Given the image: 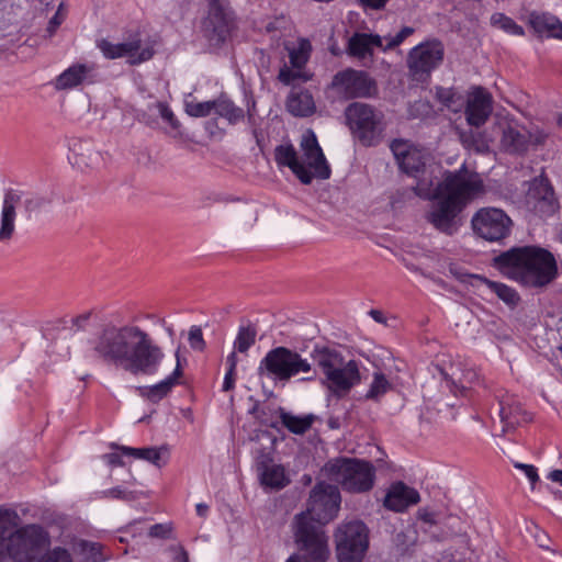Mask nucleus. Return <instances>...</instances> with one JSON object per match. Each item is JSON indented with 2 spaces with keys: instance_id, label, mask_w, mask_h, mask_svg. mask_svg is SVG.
Listing matches in <instances>:
<instances>
[{
  "instance_id": "27",
  "label": "nucleus",
  "mask_w": 562,
  "mask_h": 562,
  "mask_svg": "<svg viewBox=\"0 0 562 562\" xmlns=\"http://www.w3.org/2000/svg\"><path fill=\"white\" fill-rule=\"evenodd\" d=\"M469 283L477 289L485 286L492 293L496 294L505 304L512 307L516 306L520 300L519 294L513 288L501 282L491 281L479 274L469 276Z\"/></svg>"
},
{
  "instance_id": "29",
  "label": "nucleus",
  "mask_w": 562,
  "mask_h": 562,
  "mask_svg": "<svg viewBox=\"0 0 562 562\" xmlns=\"http://www.w3.org/2000/svg\"><path fill=\"white\" fill-rule=\"evenodd\" d=\"M122 58L126 57L131 65H138L149 60L154 56V49L148 45H143L138 35L130 37L120 43Z\"/></svg>"
},
{
  "instance_id": "25",
  "label": "nucleus",
  "mask_w": 562,
  "mask_h": 562,
  "mask_svg": "<svg viewBox=\"0 0 562 562\" xmlns=\"http://www.w3.org/2000/svg\"><path fill=\"white\" fill-rule=\"evenodd\" d=\"M528 24L540 36L562 41V21L549 12L532 11Z\"/></svg>"
},
{
  "instance_id": "21",
  "label": "nucleus",
  "mask_w": 562,
  "mask_h": 562,
  "mask_svg": "<svg viewBox=\"0 0 562 562\" xmlns=\"http://www.w3.org/2000/svg\"><path fill=\"white\" fill-rule=\"evenodd\" d=\"M23 191L7 189L3 194L0 216V243L11 240L15 232L16 206L21 203Z\"/></svg>"
},
{
  "instance_id": "44",
  "label": "nucleus",
  "mask_w": 562,
  "mask_h": 562,
  "mask_svg": "<svg viewBox=\"0 0 562 562\" xmlns=\"http://www.w3.org/2000/svg\"><path fill=\"white\" fill-rule=\"evenodd\" d=\"M415 29L412 26H404L396 35L385 36L383 42V52L393 49L400 46L407 37L413 35Z\"/></svg>"
},
{
  "instance_id": "23",
  "label": "nucleus",
  "mask_w": 562,
  "mask_h": 562,
  "mask_svg": "<svg viewBox=\"0 0 562 562\" xmlns=\"http://www.w3.org/2000/svg\"><path fill=\"white\" fill-rule=\"evenodd\" d=\"M419 499V493L415 488L403 482H396L390 486L383 504L385 508L392 512L402 513L409 506L417 504Z\"/></svg>"
},
{
  "instance_id": "12",
  "label": "nucleus",
  "mask_w": 562,
  "mask_h": 562,
  "mask_svg": "<svg viewBox=\"0 0 562 562\" xmlns=\"http://www.w3.org/2000/svg\"><path fill=\"white\" fill-rule=\"evenodd\" d=\"M346 123L351 133L364 145H373L383 131L382 116L366 103L353 102L345 110Z\"/></svg>"
},
{
  "instance_id": "4",
  "label": "nucleus",
  "mask_w": 562,
  "mask_h": 562,
  "mask_svg": "<svg viewBox=\"0 0 562 562\" xmlns=\"http://www.w3.org/2000/svg\"><path fill=\"white\" fill-rule=\"evenodd\" d=\"M495 267L507 278L526 286L541 288L557 276L553 255L541 247H514L494 258Z\"/></svg>"
},
{
  "instance_id": "7",
  "label": "nucleus",
  "mask_w": 562,
  "mask_h": 562,
  "mask_svg": "<svg viewBox=\"0 0 562 562\" xmlns=\"http://www.w3.org/2000/svg\"><path fill=\"white\" fill-rule=\"evenodd\" d=\"M258 375L274 382L288 383L293 378L301 382H311L316 378L313 363L296 350L288 347H276L260 360Z\"/></svg>"
},
{
  "instance_id": "38",
  "label": "nucleus",
  "mask_w": 562,
  "mask_h": 562,
  "mask_svg": "<svg viewBox=\"0 0 562 562\" xmlns=\"http://www.w3.org/2000/svg\"><path fill=\"white\" fill-rule=\"evenodd\" d=\"M20 516L13 509L0 508V543L8 542L9 535L19 529Z\"/></svg>"
},
{
  "instance_id": "37",
  "label": "nucleus",
  "mask_w": 562,
  "mask_h": 562,
  "mask_svg": "<svg viewBox=\"0 0 562 562\" xmlns=\"http://www.w3.org/2000/svg\"><path fill=\"white\" fill-rule=\"evenodd\" d=\"M214 113L234 125L244 120V110L236 106L226 95L222 94L215 99Z\"/></svg>"
},
{
  "instance_id": "3",
  "label": "nucleus",
  "mask_w": 562,
  "mask_h": 562,
  "mask_svg": "<svg viewBox=\"0 0 562 562\" xmlns=\"http://www.w3.org/2000/svg\"><path fill=\"white\" fill-rule=\"evenodd\" d=\"M340 502L337 486L317 483L311 491L306 510L294 517L295 541L315 562H326L329 557L328 538L323 525L337 516Z\"/></svg>"
},
{
  "instance_id": "9",
  "label": "nucleus",
  "mask_w": 562,
  "mask_h": 562,
  "mask_svg": "<svg viewBox=\"0 0 562 562\" xmlns=\"http://www.w3.org/2000/svg\"><path fill=\"white\" fill-rule=\"evenodd\" d=\"M49 544L48 531L40 525L32 524L9 535L4 548L13 562H35Z\"/></svg>"
},
{
  "instance_id": "22",
  "label": "nucleus",
  "mask_w": 562,
  "mask_h": 562,
  "mask_svg": "<svg viewBox=\"0 0 562 562\" xmlns=\"http://www.w3.org/2000/svg\"><path fill=\"white\" fill-rule=\"evenodd\" d=\"M384 38L378 34L353 33L347 44V53L359 60L372 59L374 48L383 50Z\"/></svg>"
},
{
  "instance_id": "26",
  "label": "nucleus",
  "mask_w": 562,
  "mask_h": 562,
  "mask_svg": "<svg viewBox=\"0 0 562 562\" xmlns=\"http://www.w3.org/2000/svg\"><path fill=\"white\" fill-rule=\"evenodd\" d=\"M176 356L177 366L173 372L157 384L150 386H139L138 392L140 396L153 403H157L166 397L171 392L172 387L179 383V378L182 375V371L180 368L178 353Z\"/></svg>"
},
{
  "instance_id": "2",
  "label": "nucleus",
  "mask_w": 562,
  "mask_h": 562,
  "mask_svg": "<svg viewBox=\"0 0 562 562\" xmlns=\"http://www.w3.org/2000/svg\"><path fill=\"white\" fill-rule=\"evenodd\" d=\"M413 189L424 200H436L427 213V221L440 233L451 236L461 226V212L483 193L484 184L480 175L463 164L458 170L445 171L436 187L431 179L424 178Z\"/></svg>"
},
{
  "instance_id": "28",
  "label": "nucleus",
  "mask_w": 562,
  "mask_h": 562,
  "mask_svg": "<svg viewBox=\"0 0 562 562\" xmlns=\"http://www.w3.org/2000/svg\"><path fill=\"white\" fill-rule=\"evenodd\" d=\"M261 485L270 490H281L290 483L285 470L281 464L270 463L262 460L257 467Z\"/></svg>"
},
{
  "instance_id": "48",
  "label": "nucleus",
  "mask_w": 562,
  "mask_h": 562,
  "mask_svg": "<svg viewBox=\"0 0 562 562\" xmlns=\"http://www.w3.org/2000/svg\"><path fill=\"white\" fill-rule=\"evenodd\" d=\"M436 97L437 99L448 109L457 112L458 110L453 106L456 93L452 89L437 87L436 88Z\"/></svg>"
},
{
  "instance_id": "19",
  "label": "nucleus",
  "mask_w": 562,
  "mask_h": 562,
  "mask_svg": "<svg viewBox=\"0 0 562 562\" xmlns=\"http://www.w3.org/2000/svg\"><path fill=\"white\" fill-rule=\"evenodd\" d=\"M496 398L502 432L513 430L517 426L530 420L529 415L522 409L520 402L515 395L501 392L496 395Z\"/></svg>"
},
{
  "instance_id": "51",
  "label": "nucleus",
  "mask_w": 562,
  "mask_h": 562,
  "mask_svg": "<svg viewBox=\"0 0 562 562\" xmlns=\"http://www.w3.org/2000/svg\"><path fill=\"white\" fill-rule=\"evenodd\" d=\"M156 106L158 109V112H159L160 116L166 122H168L172 127H178L179 126L178 120L176 119L172 110L168 106L167 103H165V102H157Z\"/></svg>"
},
{
  "instance_id": "47",
  "label": "nucleus",
  "mask_w": 562,
  "mask_h": 562,
  "mask_svg": "<svg viewBox=\"0 0 562 562\" xmlns=\"http://www.w3.org/2000/svg\"><path fill=\"white\" fill-rule=\"evenodd\" d=\"M441 374L447 381L449 387L457 386L456 382L459 381L461 383V387L465 389V385L463 383L467 382L471 384L473 380L476 378V373L472 371H467L465 373H462V378L458 376L456 371H452L451 373L441 371Z\"/></svg>"
},
{
  "instance_id": "60",
  "label": "nucleus",
  "mask_w": 562,
  "mask_h": 562,
  "mask_svg": "<svg viewBox=\"0 0 562 562\" xmlns=\"http://www.w3.org/2000/svg\"><path fill=\"white\" fill-rule=\"evenodd\" d=\"M305 553H306V557L305 555H301V554H293L291 555L286 562H315L308 554V552L306 550H303Z\"/></svg>"
},
{
  "instance_id": "6",
  "label": "nucleus",
  "mask_w": 562,
  "mask_h": 562,
  "mask_svg": "<svg viewBox=\"0 0 562 562\" xmlns=\"http://www.w3.org/2000/svg\"><path fill=\"white\" fill-rule=\"evenodd\" d=\"M311 356L324 375L323 385L335 396L347 395L361 382L360 362L346 359L337 348L315 345Z\"/></svg>"
},
{
  "instance_id": "62",
  "label": "nucleus",
  "mask_w": 562,
  "mask_h": 562,
  "mask_svg": "<svg viewBox=\"0 0 562 562\" xmlns=\"http://www.w3.org/2000/svg\"><path fill=\"white\" fill-rule=\"evenodd\" d=\"M548 479L562 485V470H553L549 473Z\"/></svg>"
},
{
  "instance_id": "10",
  "label": "nucleus",
  "mask_w": 562,
  "mask_h": 562,
  "mask_svg": "<svg viewBox=\"0 0 562 562\" xmlns=\"http://www.w3.org/2000/svg\"><path fill=\"white\" fill-rule=\"evenodd\" d=\"M339 562H361L369 548V529L361 520L341 522L335 532Z\"/></svg>"
},
{
  "instance_id": "30",
  "label": "nucleus",
  "mask_w": 562,
  "mask_h": 562,
  "mask_svg": "<svg viewBox=\"0 0 562 562\" xmlns=\"http://www.w3.org/2000/svg\"><path fill=\"white\" fill-rule=\"evenodd\" d=\"M529 137L516 126L507 124L502 128L501 145L504 150L512 154H519L527 150Z\"/></svg>"
},
{
  "instance_id": "14",
  "label": "nucleus",
  "mask_w": 562,
  "mask_h": 562,
  "mask_svg": "<svg viewBox=\"0 0 562 562\" xmlns=\"http://www.w3.org/2000/svg\"><path fill=\"white\" fill-rule=\"evenodd\" d=\"M474 233L488 241H498L510 233L513 222L501 209L482 207L476 211L471 220Z\"/></svg>"
},
{
  "instance_id": "57",
  "label": "nucleus",
  "mask_w": 562,
  "mask_h": 562,
  "mask_svg": "<svg viewBox=\"0 0 562 562\" xmlns=\"http://www.w3.org/2000/svg\"><path fill=\"white\" fill-rule=\"evenodd\" d=\"M103 459L112 467H120L123 465L121 454L116 452L106 453L103 456Z\"/></svg>"
},
{
  "instance_id": "53",
  "label": "nucleus",
  "mask_w": 562,
  "mask_h": 562,
  "mask_svg": "<svg viewBox=\"0 0 562 562\" xmlns=\"http://www.w3.org/2000/svg\"><path fill=\"white\" fill-rule=\"evenodd\" d=\"M104 496L111 497V498H117V499H126V501L134 498V495L132 492H128V491L122 488L121 486H116V487L109 488V490L104 491Z\"/></svg>"
},
{
  "instance_id": "52",
  "label": "nucleus",
  "mask_w": 562,
  "mask_h": 562,
  "mask_svg": "<svg viewBox=\"0 0 562 562\" xmlns=\"http://www.w3.org/2000/svg\"><path fill=\"white\" fill-rule=\"evenodd\" d=\"M514 467L516 469L521 470L525 473V475L530 481L532 486L535 485V483L538 482L539 475H538V471H537L536 467H533L531 464L519 463V462H516L514 464Z\"/></svg>"
},
{
  "instance_id": "5",
  "label": "nucleus",
  "mask_w": 562,
  "mask_h": 562,
  "mask_svg": "<svg viewBox=\"0 0 562 562\" xmlns=\"http://www.w3.org/2000/svg\"><path fill=\"white\" fill-rule=\"evenodd\" d=\"M300 146L303 156L300 158L293 145L282 144L274 149V160L280 167H288L304 184L314 178L328 179L329 166L313 131L303 134Z\"/></svg>"
},
{
  "instance_id": "49",
  "label": "nucleus",
  "mask_w": 562,
  "mask_h": 562,
  "mask_svg": "<svg viewBox=\"0 0 562 562\" xmlns=\"http://www.w3.org/2000/svg\"><path fill=\"white\" fill-rule=\"evenodd\" d=\"M189 344L195 350H203L205 341L203 339L202 330L199 326H192L189 330Z\"/></svg>"
},
{
  "instance_id": "46",
  "label": "nucleus",
  "mask_w": 562,
  "mask_h": 562,
  "mask_svg": "<svg viewBox=\"0 0 562 562\" xmlns=\"http://www.w3.org/2000/svg\"><path fill=\"white\" fill-rule=\"evenodd\" d=\"M97 47L103 54V56L108 59H117L122 58V53L120 48V43H112L105 38H102L97 42Z\"/></svg>"
},
{
  "instance_id": "15",
  "label": "nucleus",
  "mask_w": 562,
  "mask_h": 562,
  "mask_svg": "<svg viewBox=\"0 0 562 562\" xmlns=\"http://www.w3.org/2000/svg\"><path fill=\"white\" fill-rule=\"evenodd\" d=\"M391 150L400 169L416 179V184L424 178L431 179L434 172L426 166V153L416 148L406 140L395 139L391 144Z\"/></svg>"
},
{
  "instance_id": "54",
  "label": "nucleus",
  "mask_w": 562,
  "mask_h": 562,
  "mask_svg": "<svg viewBox=\"0 0 562 562\" xmlns=\"http://www.w3.org/2000/svg\"><path fill=\"white\" fill-rule=\"evenodd\" d=\"M61 4L59 5L58 11L55 13V15L49 20L47 32L49 35H53L56 31V29L61 24L64 20V15L60 13Z\"/></svg>"
},
{
  "instance_id": "32",
  "label": "nucleus",
  "mask_w": 562,
  "mask_h": 562,
  "mask_svg": "<svg viewBox=\"0 0 562 562\" xmlns=\"http://www.w3.org/2000/svg\"><path fill=\"white\" fill-rule=\"evenodd\" d=\"M78 147V149L74 148V165L80 170L95 169L101 166L102 156L91 144L80 143Z\"/></svg>"
},
{
  "instance_id": "13",
  "label": "nucleus",
  "mask_w": 562,
  "mask_h": 562,
  "mask_svg": "<svg viewBox=\"0 0 562 562\" xmlns=\"http://www.w3.org/2000/svg\"><path fill=\"white\" fill-rule=\"evenodd\" d=\"M330 87L346 99H367L376 95L378 85L367 71L346 68L338 71Z\"/></svg>"
},
{
  "instance_id": "18",
  "label": "nucleus",
  "mask_w": 562,
  "mask_h": 562,
  "mask_svg": "<svg viewBox=\"0 0 562 562\" xmlns=\"http://www.w3.org/2000/svg\"><path fill=\"white\" fill-rule=\"evenodd\" d=\"M493 111L492 94L482 87H474L467 98L465 119L470 126L480 127L485 124Z\"/></svg>"
},
{
  "instance_id": "61",
  "label": "nucleus",
  "mask_w": 562,
  "mask_h": 562,
  "mask_svg": "<svg viewBox=\"0 0 562 562\" xmlns=\"http://www.w3.org/2000/svg\"><path fill=\"white\" fill-rule=\"evenodd\" d=\"M90 318V313H85V314H81L79 316H77L72 323L75 326H77L79 329H82L86 325V323L88 322V319Z\"/></svg>"
},
{
  "instance_id": "31",
  "label": "nucleus",
  "mask_w": 562,
  "mask_h": 562,
  "mask_svg": "<svg viewBox=\"0 0 562 562\" xmlns=\"http://www.w3.org/2000/svg\"><path fill=\"white\" fill-rule=\"evenodd\" d=\"M72 552L86 562H103L106 555L103 553V546L80 538H74L70 542Z\"/></svg>"
},
{
  "instance_id": "1",
  "label": "nucleus",
  "mask_w": 562,
  "mask_h": 562,
  "mask_svg": "<svg viewBox=\"0 0 562 562\" xmlns=\"http://www.w3.org/2000/svg\"><path fill=\"white\" fill-rule=\"evenodd\" d=\"M91 346L99 360L133 374H155L165 357L149 333L133 324L102 326Z\"/></svg>"
},
{
  "instance_id": "50",
  "label": "nucleus",
  "mask_w": 562,
  "mask_h": 562,
  "mask_svg": "<svg viewBox=\"0 0 562 562\" xmlns=\"http://www.w3.org/2000/svg\"><path fill=\"white\" fill-rule=\"evenodd\" d=\"M172 533L171 524H156L149 528L148 535L151 538H161L167 539L170 538Z\"/></svg>"
},
{
  "instance_id": "8",
  "label": "nucleus",
  "mask_w": 562,
  "mask_h": 562,
  "mask_svg": "<svg viewBox=\"0 0 562 562\" xmlns=\"http://www.w3.org/2000/svg\"><path fill=\"white\" fill-rule=\"evenodd\" d=\"M323 473L350 493H364L374 485L375 469L369 461L336 458L325 463Z\"/></svg>"
},
{
  "instance_id": "63",
  "label": "nucleus",
  "mask_w": 562,
  "mask_h": 562,
  "mask_svg": "<svg viewBox=\"0 0 562 562\" xmlns=\"http://www.w3.org/2000/svg\"><path fill=\"white\" fill-rule=\"evenodd\" d=\"M207 510H209L207 505H205V504H198V505H196V514H198L199 516H201V517L206 516Z\"/></svg>"
},
{
  "instance_id": "39",
  "label": "nucleus",
  "mask_w": 562,
  "mask_h": 562,
  "mask_svg": "<svg viewBox=\"0 0 562 562\" xmlns=\"http://www.w3.org/2000/svg\"><path fill=\"white\" fill-rule=\"evenodd\" d=\"M459 137L462 145L469 149L476 151H483L488 148L490 143L493 142V137L482 134L480 132L460 131Z\"/></svg>"
},
{
  "instance_id": "55",
  "label": "nucleus",
  "mask_w": 562,
  "mask_h": 562,
  "mask_svg": "<svg viewBox=\"0 0 562 562\" xmlns=\"http://www.w3.org/2000/svg\"><path fill=\"white\" fill-rule=\"evenodd\" d=\"M236 371L227 370L223 381V391L228 392L235 387Z\"/></svg>"
},
{
  "instance_id": "45",
  "label": "nucleus",
  "mask_w": 562,
  "mask_h": 562,
  "mask_svg": "<svg viewBox=\"0 0 562 562\" xmlns=\"http://www.w3.org/2000/svg\"><path fill=\"white\" fill-rule=\"evenodd\" d=\"M41 562H74L70 552L63 547L48 550Z\"/></svg>"
},
{
  "instance_id": "16",
  "label": "nucleus",
  "mask_w": 562,
  "mask_h": 562,
  "mask_svg": "<svg viewBox=\"0 0 562 562\" xmlns=\"http://www.w3.org/2000/svg\"><path fill=\"white\" fill-rule=\"evenodd\" d=\"M207 15L202 22L205 36L215 43L225 41L231 32L233 13L228 0H205Z\"/></svg>"
},
{
  "instance_id": "56",
  "label": "nucleus",
  "mask_w": 562,
  "mask_h": 562,
  "mask_svg": "<svg viewBox=\"0 0 562 562\" xmlns=\"http://www.w3.org/2000/svg\"><path fill=\"white\" fill-rule=\"evenodd\" d=\"M389 0H360L361 4L364 8L373 9V10H380L384 8Z\"/></svg>"
},
{
  "instance_id": "43",
  "label": "nucleus",
  "mask_w": 562,
  "mask_h": 562,
  "mask_svg": "<svg viewBox=\"0 0 562 562\" xmlns=\"http://www.w3.org/2000/svg\"><path fill=\"white\" fill-rule=\"evenodd\" d=\"M215 99L198 102L189 101L186 102V112L192 117H205L214 113Z\"/></svg>"
},
{
  "instance_id": "64",
  "label": "nucleus",
  "mask_w": 562,
  "mask_h": 562,
  "mask_svg": "<svg viewBox=\"0 0 562 562\" xmlns=\"http://www.w3.org/2000/svg\"><path fill=\"white\" fill-rule=\"evenodd\" d=\"M548 540H549V539H548V536H547L544 532H542V535H541V536H537V541H538V543H539V546H540L541 548H546V549H548V548H549V547H548V544H547V541H548Z\"/></svg>"
},
{
  "instance_id": "20",
  "label": "nucleus",
  "mask_w": 562,
  "mask_h": 562,
  "mask_svg": "<svg viewBox=\"0 0 562 562\" xmlns=\"http://www.w3.org/2000/svg\"><path fill=\"white\" fill-rule=\"evenodd\" d=\"M526 199L527 204L541 217L554 214L558 209L553 189L547 179H535Z\"/></svg>"
},
{
  "instance_id": "58",
  "label": "nucleus",
  "mask_w": 562,
  "mask_h": 562,
  "mask_svg": "<svg viewBox=\"0 0 562 562\" xmlns=\"http://www.w3.org/2000/svg\"><path fill=\"white\" fill-rule=\"evenodd\" d=\"M173 562H189L188 552L182 547L173 548Z\"/></svg>"
},
{
  "instance_id": "35",
  "label": "nucleus",
  "mask_w": 562,
  "mask_h": 562,
  "mask_svg": "<svg viewBox=\"0 0 562 562\" xmlns=\"http://www.w3.org/2000/svg\"><path fill=\"white\" fill-rule=\"evenodd\" d=\"M280 420L290 432L303 435L312 427L315 416L313 414L296 416L280 408Z\"/></svg>"
},
{
  "instance_id": "24",
  "label": "nucleus",
  "mask_w": 562,
  "mask_h": 562,
  "mask_svg": "<svg viewBox=\"0 0 562 562\" xmlns=\"http://www.w3.org/2000/svg\"><path fill=\"white\" fill-rule=\"evenodd\" d=\"M93 66L86 64H74L56 77L53 85L58 91L72 90L81 85L91 83Z\"/></svg>"
},
{
  "instance_id": "40",
  "label": "nucleus",
  "mask_w": 562,
  "mask_h": 562,
  "mask_svg": "<svg viewBox=\"0 0 562 562\" xmlns=\"http://www.w3.org/2000/svg\"><path fill=\"white\" fill-rule=\"evenodd\" d=\"M257 337V328L254 324L248 323L238 328L234 340V349L240 353H246L251 346L255 345Z\"/></svg>"
},
{
  "instance_id": "34",
  "label": "nucleus",
  "mask_w": 562,
  "mask_h": 562,
  "mask_svg": "<svg viewBox=\"0 0 562 562\" xmlns=\"http://www.w3.org/2000/svg\"><path fill=\"white\" fill-rule=\"evenodd\" d=\"M117 448V446H115ZM122 451V454L133 457L135 459H140L148 461L151 464L157 467L161 465V460L164 456L168 454V449L166 447L155 448V447H146V448H132V447H119Z\"/></svg>"
},
{
  "instance_id": "41",
  "label": "nucleus",
  "mask_w": 562,
  "mask_h": 562,
  "mask_svg": "<svg viewBox=\"0 0 562 562\" xmlns=\"http://www.w3.org/2000/svg\"><path fill=\"white\" fill-rule=\"evenodd\" d=\"M491 25L512 36H524L525 30L517 24L510 16L502 12H495L491 15Z\"/></svg>"
},
{
  "instance_id": "11",
  "label": "nucleus",
  "mask_w": 562,
  "mask_h": 562,
  "mask_svg": "<svg viewBox=\"0 0 562 562\" xmlns=\"http://www.w3.org/2000/svg\"><path fill=\"white\" fill-rule=\"evenodd\" d=\"M445 46L438 38H430L414 46L407 54V68L413 80L425 82L443 61Z\"/></svg>"
},
{
  "instance_id": "17",
  "label": "nucleus",
  "mask_w": 562,
  "mask_h": 562,
  "mask_svg": "<svg viewBox=\"0 0 562 562\" xmlns=\"http://www.w3.org/2000/svg\"><path fill=\"white\" fill-rule=\"evenodd\" d=\"M289 52L290 65H284L279 71V80L284 85H291L296 80L307 81L311 76L304 71V66L306 65L312 46L307 40H300L296 46L289 47L286 46Z\"/></svg>"
},
{
  "instance_id": "42",
  "label": "nucleus",
  "mask_w": 562,
  "mask_h": 562,
  "mask_svg": "<svg viewBox=\"0 0 562 562\" xmlns=\"http://www.w3.org/2000/svg\"><path fill=\"white\" fill-rule=\"evenodd\" d=\"M392 387L391 382L386 379V376L380 372L375 371L372 376V382L369 386L368 392L366 393L367 400L379 401L382 396H384Z\"/></svg>"
},
{
  "instance_id": "33",
  "label": "nucleus",
  "mask_w": 562,
  "mask_h": 562,
  "mask_svg": "<svg viewBox=\"0 0 562 562\" xmlns=\"http://www.w3.org/2000/svg\"><path fill=\"white\" fill-rule=\"evenodd\" d=\"M286 108L295 116H308L315 110V103L312 94L304 90L292 92L286 101Z\"/></svg>"
},
{
  "instance_id": "59",
  "label": "nucleus",
  "mask_w": 562,
  "mask_h": 562,
  "mask_svg": "<svg viewBox=\"0 0 562 562\" xmlns=\"http://www.w3.org/2000/svg\"><path fill=\"white\" fill-rule=\"evenodd\" d=\"M236 350L234 349L226 358V364H227V370H231V371H236V367H237V363H238V358H237V355H236Z\"/></svg>"
},
{
  "instance_id": "36",
  "label": "nucleus",
  "mask_w": 562,
  "mask_h": 562,
  "mask_svg": "<svg viewBox=\"0 0 562 562\" xmlns=\"http://www.w3.org/2000/svg\"><path fill=\"white\" fill-rule=\"evenodd\" d=\"M55 193H25L22 198L21 203L24 207V213L27 217H31L33 213H38L48 209L54 202Z\"/></svg>"
}]
</instances>
